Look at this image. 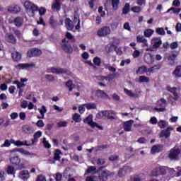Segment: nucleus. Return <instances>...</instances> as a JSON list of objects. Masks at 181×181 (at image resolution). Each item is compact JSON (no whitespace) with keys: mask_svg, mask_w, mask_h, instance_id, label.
Here are the masks:
<instances>
[{"mask_svg":"<svg viewBox=\"0 0 181 181\" xmlns=\"http://www.w3.org/2000/svg\"><path fill=\"white\" fill-rule=\"evenodd\" d=\"M61 6L60 0H55V2L52 4V9H54V11H60Z\"/></svg>","mask_w":181,"mask_h":181,"instance_id":"obj_30","label":"nucleus"},{"mask_svg":"<svg viewBox=\"0 0 181 181\" xmlns=\"http://www.w3.org/2000/svg\"><path fill=\"white\" fill-rule=\"evenodd\" d=\"M37 12H39L40 16H43L46 13V8L45 7L38 8Z\"/></svg>","mask_w":181,"mask_h":181,"instance_id":"obj_55","label":"nucleus"},{"mask_svg":"<svg viewBox=\"0 0 181 181\" xmlns=\"http://www.w3.org/2000/svg\"><path fill=\"white\" fill-rule=\"evenodd\" d=\"M123 28L124 29H125V30H128V32H131V25H129V22L124 23L123 25Z\"/></svg>","mask_w":181,"mask_h":181,"instance_id":"obj_60","label":"nucleus"},{"mask_svg":"<svg viewBox=\"0 0 181 181\" xmlns=\"http://www.w3.org/2000/svg\"><path fill=\"white\" fill-rule=\"evenodd\" d=\"M162 151H163V144L154 145L151 149V153H152V155H155V153H159V152H162Z\"/></svg>","mask_w":181,"mask_h":181,"instance_id":"obj_14","label":"nucleus"},{"mask_svg":"<svg viewBox=\"0 0 181 181\" xmlns=\"http://www.w3.org/2000/svg\"><path fill=\"white\" fill-rule=\"evenodd\" d=\"M78 111L81 114H84V112L86 111V104L81 105L78 107Z\"/></svg>","mask_w":181,"mask_h":181,"instance_id":"obj_62","label":"nucleus"},{"mask_svg":"<svg viewBox=\"0 0 181 181\" xmlns=\"http://www.w3.org/2000/svg\"><path fill=\"white\" fill-rule=\"evenodd\" d=\"M16 67L18 70H30V69H34V67H36V64L34 62L18 64Z\"/></svg>","mask_w":181,"mask_h":181,"instance_id":"obj_7","label":"nucleus"},{"mask_svg":"<svg viewBox=\"0 0 181 181\" xmlns=\"http://www.w3.org/2000/svg\"><path fill=\"white\" fill-rule=\"evenodd\" d=\"M167 167H158L152 172L153 176H159V175H166Z\"/></svg>","mask_w":181,"mask_h":181,"instance_id":"obj_8","label":"nucleus"},{"mask_svg":"<svg viewBox=\"0 0 181 181\" xmlns=\"http://www.w3.org/2000/svg\"><path fill=\"white\" fill-rule=\"evenodd\" d=\"M72 119L75 122H81V116L78 113L74 114Z\"/></svg>","mask_w":181,"mask_h":181,"instance_id":"obj_38","label":"nucleus"},{"mask_svg":"<svg viewBox=\"0 0 181 181\" xmlns=\"http://www.w3.org/2000/svg\"><path fill=\"white\" fill-rule=\"evenodd\" d=\"M0 181H5V171H0Z\"/></svg>","mask_w":181,"mask_h":181,"instance_id":"obj_64","label":"nucleus"},{"mask_svg":"<svg viewBox=\"0 0 181 181\" xmlns=\"http://www.w3.org/2000/svg\"><path fill=\"white\" fill-rule=\"evenodd\" d=\"M61 47L65 53H68L69 54H71L73 53V47H71V45L69 42V40L67 39L64 38L61 42Z\"/></svg>","mask_w":181,"mask_h":181,"instance_id":"obj_3","label":"nucleus"},{"mask_svg":"<svg viewBox=\"0 0 181 181\" xmlns=\"http://www.w3.org/2000/svg\"><path fill=\"white\" fill-rule=\"evenodd\" d=\"M167 90L171 93L173 95L170 96V101H172V100H174L175 101H177L179 98H180V96L179 94H177V88L176 87H167Z\"/></svg>","mask_w":181,"mask_h":181,"instance_id":"obj_6","label":"nucleus"},{"mask_svg":"<svg viewBox=\"0 0 181 181\" xmlns=\"http://www.w3.org/2000/svg\"><path fill=\"white\" fill-rule=\"evenodd\" d=\"M11 56L14 62H20L21 59H22V54L16 51L12 52Z\"/></svg>","mask_w":181,"mask_h":181,"instance_id":"obj_25","label":"nucleus"},{"mask_svg":"<svg viewBox=\"0 0 181 181\" xmlns=\"http://www.w3.org/2000/svg\"><path fill=\"white\" fill-rule=\"evenodd\" d=\"M131 172V168L128 165L124 166L121 170H119V177H124L127 175V173H129Z\"/></svg>","mask_w":181,"mask_h":181,"instance_id":"obj_17","label":"nucleus"},{"mask_svg":"<svg viewBox=\"0 0 181 181\" xmlns=\"http://www.w3.org/2000/svg\"><path fill=\"white\" fill-rule=\"evenodd\" d=\"M144 63H146L147 64H152V63L155 62L153 56L150 53H146L144 54Z\"/></svg>","mask_w":181,"mask_h":181,"instance_id":"obj_18","label":"nucleus"},{"mask_svg":"<svg viewBox=\"0 0 181 181\" xmlns=\"http://www.w3.org/2000/svg\"><path fill=\"white\" fill-rule=\"evenodd\" d=\"M69 122L66 121H61L57 123V127L58 128H66L67 127Z\"/></svg>","mask_w":181,"mask_h":181,"instance_id":"obj_47","label":"nucleus"},{"mask_svg":"<svg viewBox=\"0 0 181 181\" xmlns=\"http://www.w3.org/2000/svg\"><path fill=\"white\" fill-rule=\"evenodd\" d=\"M96 164L98 166H101L103 165H105V159H104V158H98L96 160Z\"/></svg>","mask_w":181,"mask_h":181,"instance_id":"obj_52","label":"nucleus"},{"mask_svg":"<svg viewBox=\"0 0 181 181\" xmlns=\"http://www.w3.org/2000/svg\"><path fill=\"white\" fill-rule=\"evenodd\" d=\"M176 57H177V54H173L168 57V60L171 66H175V61L176 60Z\"/></svg>","mask_w":181,"mask_h":181,"instance_id":"obj_35","label":"nucleus"},{"mask_svg":"<svg viewBox=\"0 0 181 181\" xmlns=\"http://www.w3.org/2000/svg\"><path fill=\"white\" fill-rule=\"evenodd\" d=\"M131 63V59H127L126 60H122L120 62V66L121 67H124V66H125V64H129Z\"/></svg>","mask_w":181,"mask_h":181,"instance_id":"obj_57","label":"nucleus"},{"mask_svg":"<svg viewBox=\"0 0 181 181\" xmlns=\"http://www.w3.org/2000/svg\"><path fill=\"white\" fill-rule=\"evenodd\" d=\"M173 76L175 78H181V65H178L175 67V70L173 71Z\"/></svg>","mask_w":181,"mask_h":181,"instance_id":"obj_20","label":"nucleus"},{"mask_svg":"<svg viewBox=\"0 0 181 181\" xmlns=\"http://www.w3.org/2000/svg\"><path fill=\"white\" fill-rule=\"evenodd\" d=\"M28 81L27 78H21V82H18V85L17 86V88L22 89V87H25L26 85L24 84L25 82Z\"/></svg>","mask_w":181,"mask_h":181,"instance_id":"obj_42","label":"nucleus"},{"mask_svg":"<svg viewBox=\"0 0 181 181\" xmlns=\"http://www.w3.org/2000/svg\"><path fill=\"white\" fill-rule=\"evenodd\" d=\"M136 40L139 42V43H143L144 46H146L148 47V40H146L143 35H138L136 37Z\"/></svg>","mask_w":181,"mask_h":181,"instance_id":"obj_26","label":"nucleus"},{"mask_svg":"<svg viewBox=\"0 0 181 181\" xmlns=\"http://www.w3.org/2000/svg\"><path fill=\"white\" fill-rule=\"evenodd\" d=\"M170 136V132H168V130H162L160 133V138H165L168 139Z\"/></svg>","mask_w":181,"mask_h":181,"instance_id":"obj_32","label":"nucleus"},{"mask_svg":"<svg viewBox=\"0 0 181 181\" xmlns=\"http://www.w3.org/2000/svg\"><path fill=\"white\" fill-rule=\"evenodd\" d=\"M139 83H149V78L145 76H141L139 78Z\"/></svg>","mask_w":181,"mask_h":181,"instance_id":"obj_43","label":"nucleus"},{"mask_svg":"<svg viewBox=\"0 0 181 181\" xmlns=\"http://www.w3.org/2000/svg\"><path fill=\"white\" fill-rule=\"evenodd\" d=\"M160 67H162V66L160 64L154 65L153 66L150 67L148 69V73H155V71H156V70H159L160 69Z\"/></svg>","mask_w":181,"mask_h":181,"instance_id":"obj_33","label":"nucleus"},{"mask_svg":"<svg viewBox=\"0 0 181 181\" xmlns=\"http://www.w3.org/2000/svg\"><path fill=\"white\" fill-rule=\"evenodd\" d=\"M10 162L12 163V165L17 166V165L21 163V158H19L18 156L11 157L10 158Z\"/></svg>","mask_w":181,"mask_h":181,"instance_id":"obj_28","label":"nucleus"},{"mask_svg":"<svg viewBox=\"0 0 181 181\" xmlns=\"http://www.w3.org/2000/svg\"><path fill=\"white\" fill-rule=\"evenodd\" d=\"M85 107L87 110H97V105L93 103H86Z\"/></svg>","mask_w":181,"mask_h":181,"instance_id":"obj_34","label":"nucleus"},{"mask_svg":"<svg viewBox=\"0 0 181 181\" xmlns=\"http://www.w3.org/2000/svg\"><path fill=\"white\" fill-rule=\"evenodd\" d=\"M124 91L126 95H128V97H130L131 98H139V95H141V90H135V93H132V90H128L127 88L124 89Z\"/></svg>","mask_w":181,"mask_h":181,"instance_id":"obj_11","label":"nucleus"},{"mask_svg":"<svg viewBox=\"0 0 181 181\" xmlns=\"http://www.w3.org/2000/svg\"><path fill=\"white\" fill-rule=\"evenodd\" d=\"M132 11L134 13H139V12H141V11H142V8L138 6H135L133 8H132Z\"/></svg>","mask_w":181,"mask_h":181,"instance_id":"obj_53","label":"nucleus"},{"mask_svg":"<svg viewBox=\"0 0 181 181\" xmlns=\"http://www.w3.org/2000/svg\"><path fill=\"white\" fill-rule=\"evenodd\" d=\"M134 124V120H128L123 123V129L126 132H129L132 129V124Z\"/></svg>","mask_w":181,"mask_h":181,"instance_id":"obj_16","label":"nucleus"},{"mask_svg":"<svg viewBox=\"0 0 181 181\" xmlns=\"http://www.w3.org/2000/svg\"><path fill=\"white\" fill-rule=\"evenodd\" d=\"M18 177L22 180L26 181L30 177L29 171L28 170H23L19 173Z\"/></svg>","mask_w":181,"mask_h":181,"instance_id":"obj_15","label":"nucleus"},{"mask_svg":"<svg viewBox=\"0 0 181 181\" xmlns=\"http://www.w3.org/2000/svg\"><path fill=\"white\" fill-rule=\"evenodd\" d=\"M42 136V132L40 131H37L34 134L33 138L31 139V142L29 144L30 146H35L39 142V138Z\"/></svg>","mask_w":181,"mask_h":181,"instance_id":"obj_12","label":"nucleus"},{"mask_svg":"<svg viewBox=\"0 0 181 181\" xmlns=\"http://www.w3.org/2000/svg\"><path fill=\"white\" fill-rule=\"evenodd\" d=\"M65 26L67 30H73L74 29V25H73V21L70 18H66Z\"/></svg>","mask_w":181,"mask_h":181,"instance_id":"obj_22","label":"nucleus"},{"mask_svg":"<svg viewBox=\"0 0 181 181\" xmlns=\"http://www.w3.org/2000/svg\"><path fill=\"white\" fill-rule=\"evenodd\" d=\"M93 121V115H89L87 117H86L83 120L84 124H88V125Z\"/></svg>","mask_w":181,"mask_h":181,"instance_id":"obj_48","label":"nucleus"},{"mask_svg":"<svg viewBox=\"0 0 181 181\" xmlns=\"http://www.w3.org/2000/svg\"><path fill=\"white\" fill-rule=\"evenodd\" d=\"M156 33L160 36H165V35H166V33L165 32V29H163V28H156Z\"/></svg>","mask_w":181,"mask_h":181,"instance_id":"obj_40","label":"nucleus"},{"mask_svg":"<svg viewBox=\"0 0 181 181\" xmlns=\"http://www.w3.org/2000/svg\"><path fill=\"white\" fill-rule=\"evenodd\" d=\"M8 12H11V13H18L21 12V7L18 5L11 6L8 8Z\"/></svg>","mask_w":181,"mask_h":181,"instance_id":"obj_23","label":"nucleus"},{"mask_svg":"<svg viewBox=\"0 0 181 181\" xmlns=\"http://www.w3.org/2000/svg\"><path fill=\"white\" fill-rule=\"evenodd\" d=\"M148 71V68L145 66H140L138 70L136 71L137 74H144Z\"/></svg>","mask_w":181,"mask_h":181,"instance_id":"obj_36","label":"nucleus"},{"mask_svg":"<svg viewBox=\"0 0 181 181\" xmlns=\"http://www.w3.org/2000/svg\"><path fill=\"white\" fill-rule=\"evenodd\" d=\"M114 173H110L108 170H103L99 174L100 181H107L109 176H113Z\"/></svg>","mask_w":181,"mask_h":181,"instance_id":"obj_10","label":"nucleus"},{"mask_svg":"<svg viewBox=\"0 0 181 181\" xmlns=\"http://www.w3.org/2000/svg\"><path fill=\"white\" fill-rule=\"evenodd\" d=\"M62 156V151L57 150L54 153V156L53 158L49 160V163L53 164L56 163V160H60Z\"/></svg>","mask_w":181,"mask_h":181,"instance_id":"obj_19","label":"nucleus"},{"mask_svg":"<svg viewBox=\"0 0 181 181\" xmlns=\"http://www.w3.org/2000/svg\"><path fill=\"white\" fill-rule=\"evenodd\" d=\"M54 177L56 181H62L63 175H62V173H57V174H55V175Z\"/></svg>","mask_w":181,"mask_h":181,"instance_id":"obj_58","label":"nucleus"},{"mask_svg":"<svg viewBox=\"0 0 181 181\" xmlns=\"http://www.w3.org/2000/svg\"><path fill=\"white\" fill-rule=\"evenodd\" d=\"M118 5H119V0H112V6L115 11L118 9Z\"/></svg>","mask_w":181,"mask_h":181,"instance_id":"obj_44","label":"nucleus"},{"mask_svg":"<svg viewBox=\"0 0 181 181\" xmlns=\"http://www.w3.org/2000/svg\"><path fill=\"white\" fill-rule=\"evenodd\" d=\"M42 144L45 146V148H47V149H49V148H51V145L50 144H49V141L46 140V138H43L42 139Z\"/></svg>","mask_w":181,"mask_h":181,"instance_id":"obj_54","label":"nucleus"},{"mask_svg":"<svg viewBox=\"0 0 181 181\" xmlns=\"http://www.w3.org/2000/svg\"><path fill=\"white\" fill-rule=\"evenodd\" d=\"M181 150L177 147H174L169 151L168 158L170 160H177Z\"/></svg>","mask_w":181,"mask_h":181,"instance_id":"obj_2","label":"nucleus"},{"mask_svg":"<svg viewBox=\"0 0 181 181\" xmlns=\"http://www.w3.org/2000/svg\"><path fill=\"white\" fill-rule=\"evenodd\" d=\"M15 152H19L22 155H25V156H29L30 155V152L23 149V148H14L10 151V153H13Z\"/></svg>","mask_w":181,"mask_h":181,"instance_id":"obj_21","label":"nucleus"},{"mask_svg":"<svg viewBox=\"0 0 181 181\" xmlns=\"http://www.w3.org/2000/svg\"><path fill=\"white\" fill-rule=\"evenodd\" d=\"M42 54V50L37 48H33L29 49L27 52L28 57H37Z\"/></svg>","mask_w":181,"mask_h":181,"instance_id":"obj_9","label":"nucleus"},{"mask_svg":"<svg viewBox=\"0 0 181 181\" xmlns=\"http://www.w3.org/2000/svg\"><path fill=\"white\" fill-rule=\"evenodd\" d=\"M48 73H54L56 74H68V76H69L70 71L63 68L52 67L48 69Z\"/></svg>","mask_w":181,"mask_h":181,"instance_id":"obj_5","label":"nucleus"},{"mask_svg":"<svg viewBox=\"0 0 181 181\" xmlns=\"http://www.w3.org/2000/svg\"><path fill=\"white\" fill-rule=\"evenodd\" d=\"M12 144H14L16 146H30L29 144H28V141H13L11 142Z\"/></svg>","mask_w":181,"mask_h":181,"instance_id":"obj_24","label":"nucleus"},{"mask_svg":"<svg viewBox=\"0 0 181 181\" xmlns=\"http://www.w3.org/2000/svg\"><path fill=\"white\" fill-rule=\"evenodd\" d=\"M131 8V6H129V3H127L124 8H123V11H122V13L124 15H127V13H128V12H129V9Z\"/></svg>","mask_w":181,"mask_h":181,"instance_id":"obj_45","label":"nucleus"},{"mask_svg":"<svg viewBox=\"0 0 181 181\" xmlns=\"http://www.w3.org/2000/svg\"><path fill=\"white\" fill-rule=\"evenodd\" d=\"M7 173L8 175H13V177H15V168L13 166H8L7 168Z\"/></svg>","mask_w":181,"mask_h":181,"instance_id":"obj_49","label":"nucleus"},{"mask_svg":"<svg viewBox=\"0 0 181 181\" xmlns=\"http://www.w3.org/2000/svg\"><path fill=\"white\" fill-rule=\"evenodd\" d=\"M24 6L28 15L30 18H35V15L37 11H39V7L37 6L29 1L24 2Z\"/></svg>","mask_w":181,"mask_h":181,"instance_id":"obj_1","label":"nucleus"},{"mask_svg":"<svg viewBox=\"0 0 181 181\" xmlns=\"http://www.w3.org/2000/svg\"><path fill=\"white\" fill-rule=\"evenodd\" d=\"M151 45L153 46V49H158L160 47V45H162V39L160 37H154L151 39Z\"/></svg>","mask_w":181,"mask_h":181,"instance_id":"obj_13","label":"nucleus"},{"mask_svg":"<svg viewBox=\"0 0 181 181\" xmlns=\"http://www.w3.org/2000/svg\"><path fill=\"white\" fill-rule=\"evenodd\" d=\"M86 172L87 173H90L91 175H95V173H97V168L94 166H89Z\"/></svg>","mask_w":181,"mask_h":181,"instance_id":"obj_37","label":"nucleus"},{"mask_svg":"<svg viewBox=\"0 0 181 181\" xmlns=\"http://www.w3.org/2000/svg\"><path fill=\"white\" fill-rule=\"evenodd\" d=\"M158 104L160 107H165L166 105V100L161 98L158 100Z\"/></svg>","mask_w":181,"mask_h":181,"instance_id":"obj_61","label":"nucleus"},{"mask_svg":"<svg viewBox=\"0 0 181 181\" xmlns=\"http://www.w3.org/2000/svg\"><path fill=\"white\" fill-rule=\"evenodd\" d=\"M168 122L165 121V120H160L158 122V126L159 127V128H165V127H168Z\"/></svg>","mask_w":181,"mask_h":181,"instance_id":"obj_46","label":"nucleus"},{"mask_svg":"<svg viewBox=\"0 0 181 181\" xmlns=\"http://www.w3.org/2000/svg\"><path fill=\"white\" fill-rule=\"evenodd\" d=\"M108 35H111V28L109 26H103L97 31V35L99 37H105Z\"/></svg>","mask_w":181,"mask_h":181,"instance_id":"obj_4","label":"nucleus"},{"mask_svg":"<svg viewBox=\"0 0 181 181\" xmlns=\"http://www.w3.org/2000/svg\"><path fill=\"white\" fill-rule=\"evenodd\" d=\"M105 69H108L110 71H112V73H115V71H117V69L112 66L110 64L105 65Z\"/></svg>","mask_w":181,"mask_h":181,"instance_id":"obj_50","label":"nucleus"},{"mask_svg":"<svg viewBox=\"0 0 181 181\" xmlns=\"http://www.w3.org/2000/svg\"><path fill=\"white\" fill-rule=\"evenodd\" d=\"M13 23L19 28L22 26V23H23V18H22L21 17H17L14 19Z\"/></svg>","mask_w":181,"mask_h":181,"instance_id":"obj_31","label":"nucleus"},{"mask_svg":"<svg viewBox=\"0 0 181 181\" xmlns=\"http://www.w3.org/2000/svg\"><path fill=\"white\" fill-rule=\"evenodd\" d=\"M8 40L11 43H16V38L15 36H13V35H8Z\"/></svg>","mask_w":181,"mask_h":181,"instance_id":"obj_59","label":"nucleus"},{"mask_svg":"<svg viewBox=\"0 0 181 181\" xmlns=\"http://www.w3.org/2000/svg\"><path fill=\"white\" fill-rule=\"evenodd\" d=\"M93 63L95 64V66H100L101 64V59L98 57H95L93 59Z\"/></svg>","mask_w":181,"mask_h":181,"instance_id":"obj_56","label":"nucleus"},{"mask_svg":"<svg viewBox=\"0 0 181 181\" xmlns=\"http://www.w3.org/2000/svg\"><path fill=\"white\" fill-rule=\"evenodd\" d=\"M86 180V181H97V177L94 176V175L87 177Z\"/></svg>","mask_w":181,"mask_h":181,"instance_id":"obj_63","label":"nucleus"},{"mask_svg":"<svg viewBox=\"0 0 181 181\" xmlns=\"http://www.w3.org/2000/svg\"><path fill=\"white\" fill-rule=\"evenodd\" d=\"M71 176H72V175L70 173V170L66 169L64 172V177H65V179H69Z\"/></svg>","mask_w":181,"mask_h":181,"instance_id":"obj_51","label":"nucleus"},{"mask_svg":"<svg viewBox=\"0 0 181 181\" xmlns=\"http://www.w3.org/2000/svg\"><path fill=\"white\" fill-rule=\"evenodd\" d=\"M153 33H155V30L151 28L146 29L144 32L145 37H151L153 35Z\"/></svg>","mask_w":181,"mask_h":181,"instance_id":"obj_29","label":"nucleus"},{"mask_svg":"<svg viewBox=\"0 0 181 181\" xmlns=\"http://www.w3.org/2000/svg\"><path fill=\"white\" fill-rule=\"evenodd\" d=\"M96 95L100 98H105V97H107V93H104V90H98L96 91Z\"/></svg>","mask_w":181,"mask_h":181,"instance_id":"obj_41","label":"nucleus"},{"mask_svg":"<svg viewBox=\"0 0 181 181\" xmlns=\"http://www.w3.org/2000/svg\"><path fill=\"white\" fill-rule=\"evenodd\" d=\"M65 86L66 88L69 89V91H73L74 88H76V85L73 83V81L69 80L66 82Z\"/></svg>","mask_w":181,"mask_h":181,"instance_id":"obj_27","label":"nucleus"},{"mask_svg":"<svg viewBox=\"0 0 181 181\" xmlns=\"http://www.w3.org/2000/svg\"><path fill=\"white\" fill-rule=\"evenodd\" d=\"M23 130L25 134H32V132H33V128L28 125L23 126Z\"/></svg>","mask_w":181,"mask_h":181,"instance_id":"obj_39","label":"nucleus"}]
</instances>
